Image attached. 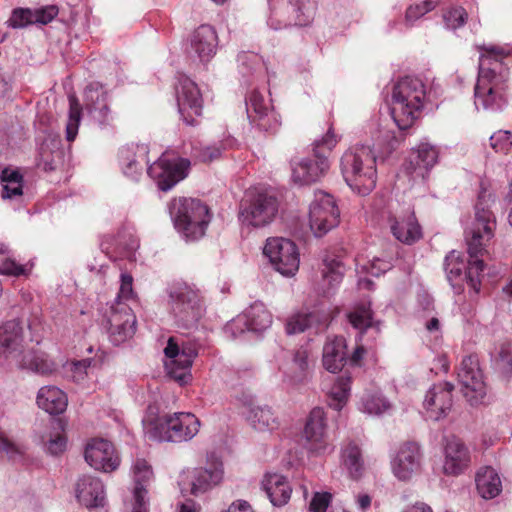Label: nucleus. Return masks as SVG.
I'll list each match as a JSON object with an SVG mask.
<instances>
[{
	"mask_svg": "<svg viewBox=\"0 0 512 512\" xmlns=\"http://www.w3.org/2000/svg\"><path fill=\"white\" fill-rule=\"evenodd\" d=\"M401 139L390 130H380L373 148L356 145L346 150L340 158V171L346 184L359 195L369 194L376 186V152L390 154Z\"/></svg>",
	"mask_w": 512,
	"mask_h": 512,
	"instance_id": "1",
	"label": "nucleus"
},
{
	"mask_svg": "<svg viewBox=\"0 0 512 512\" xmlns=\"http://www.w3.org/2000/svg\"><path fill=\"white\" fill-rule=\"evenodd\" d=\"M480 51L478 77L474 87L476 109L501 110L507 103L509 68L508 53L494 45L478 46Z\"/></svg>",
	"mask_w": 512,
	"mask_h": 512,
	"instance_id": "2",
	"label": "nucleus"
},
{
	"mask_svg": "<svg viewBox=\"0 0 512 512\" xmlns=\"http://www.w3.org/2000/svg\"><path fill=\"white\" fill-rule=\"evenodd\" d=\"M427 100L424 82L417 77L406 76L393 86L390 113L400 130L410 128L419 118Z\"/></svg>",
	"mask_w": 512,
	"mask_h": 512,
	"instance_id": "3",
	"label": "nucleus"
},
{
	"mask_svg": "<svg viewBox=\"0 0 512 512\" xmlns=\"http://www.w3.org/2000/svg\"><path fill=\"white\" fill-rule=\"evenodd\" d=\"M199 428L200 421L194 414L176 412L145 424V434L158 442L182 443L193 439Z\"/></svg>",
	"mask_w": 512,
	"mask_h": 512,
	"instance_id": "4",
	"label": "nucleus"
},
{
	"mask_svg": "<svg viewBox=\"0 0 512 512\" xmlns=\"http://www.w3.org/2000/svg\"><path fill=\"white\" fill-rule=\"evenodd\" d=\"M338 138L330 128L321 139L313 143V158L304 157L291 161V178L299 185L319 180L329 169L327 154L337 145Z\"/></svg>",
	"mask_w": 512,
	"mask_h": 512,
	"instance_id": "5",
	"label": "nucleus"
},
{
	"mask_svg": "<svg viewBox=\"0 0 512 512\" xmlns=\"http://www.w3.org/2000/svg\"><path fill=\"white\" fill-rule=\"evenodd\" d=\"M175 228L188 241L198 240L204 236L210 221L208 208L198 199H174L169 206Z\"/></svg>",
	"mask_w": 512,
	"mask_h": 512,
	"instance_id": "6",
	"label": "nucleus"
},
{
	"mask_svg": "<svg viewBox=\"0 0 512 512\" xmlns=\"http://www.w3.org/2000/svg\"><path fill=\"white\" fill-rule=\"evenodd\" d=\"M491 202V193L486 190L479 193L474 219L465 231L468 253L471 257L482 255L485 246L494 237L497 222L490 208Z\"/></svg>",
	"mask_w": 512,
	"mask_h": 512,
	"instance_id": "7",
	"label": "nucleus"
},
{
	"mask_svg": "<svg viewBox=\"0 0 512 512\" xmlns=\"http://www.w3.org/2000/svg\"><path fill=\"white\" fill-rule=\"evenodd\" d=\"M277 211L278 203L275 197L249 191L241 202L238 219L242 226L261 228L273 221Z\"/></svg>",
	"mask_w": 512,
	"mask_h": 512,
	"instance_id": "8",
	"label": "nucleus"
},
{
	"mask_svg": "<svg viewBox=\"0 0 512 512\" xmlns=\"http://www.w3.org/2000/svg\"><path fill=\"white\" fill-rule=\"evenodd\" d=\"M169 296L177 325L186 329L196 326L205 312L199 293L187 285H181L171 288Z\"/></svg>",
	"mask_w": 512,
	"mask_h": 512,
	"instance_id": "9",
	"label": "nucleus"
},
{
	"mask_svg": "<svg viewBox=\"0 0 512 512\" xmlns=\"http://www.w3.org/2000/svg\"><path fill=\"white\" fill-rule=\"evenodd\" d=\"M447 279L454 289L460 291L462 283L468 285L477 293L480 289V274L484 270V262L478 256L471 257L468 264L460 252L452 250L444 260Z\"/></svg>",
	"mask_w": 512,
	"mask_h": 512,
	"instance_id": "10",
	"label": "nucleus"
},
{
	"mask_svg": "<svg viewBox=\"0 0 512 512\" xmlns=\"http://www.w3.org/2000/svg\"><path fill=\"white\" fill-rule=\"evenodd\" d=\"M340 211L332 195L316 191L309 207V225L316 237H322L337 227Z\"/></svg>",
	"mask_w": 512,
	"mask_h": 512,
	"instance_id": "11",
	"label": "nucleus"
},
{
	"mask_svg": "<svg viewBox=\"0 0 512 512\" xmlns=\"http://www.w3.org/2000/svg\"><path fill=\"white\" fill-rule=\"evenodd\" d=\"M263 253L269 258L275 270L283 276H294L299 269V252L295 243L289 239L282 237L267 239Z\"/></svg>",
	"mask_w": 512,
	"mask_h": 512,
	"instance_id": "12",
	"label": "nucleus"
},
{
	"mask_svg": "<svg viewBox=\"0 0 512 512\" xmlns=\"http://www.w3.org/2000/svg\"><path fill=\"white\" fill-rule=\"evenodd\" d=\"M84 110L100 128L111 126L115 114L111 109V95L100 83H90L84 90Z\"/></svg>",
	"mask_w": 512,
	"mask_h": 512,
	"instance_id": "13",
	"label": "nucleus"
},
{
	"mask_svg": "<svg viewBox=\"0 0 512 512\" xmlns=\"http://www.w3.org/2000/svg\"><path fill=\"white\" fill-rule=\"evenodd\" d=\"M189 167L188 159L170 158L168 154H163L147 167V174L157 181L158 187L162 191H168L187 176Z\"/></svg>",
	"mask_w": 512,
	"mask_h": 512,
	"instance_id": "14",
	"label": "nucleus"
},
{
	"mask_svg": "<svg viewBox=\"0 0 512 512\" xmlns=\"http://www.w3.org/2000/svg\"><path fill=\"white\" fill-rule=\"evenodd\" d=\"M168 361L165 368L168 375L180 384H186L191 379V366L197 356V350L193 345H182L173 337H170L164 349Z\"/></svg>",
	"mask_w": 512,
	"mask_h": 512,
	"instance_id": "15",
	"label": "nucleus"
},
{
	"mask_svg": "<svg viewBox=\"0 0 512 512\" xmlns=\"http://www.w3.org/2000/svg\"><path fill=\"white\" fill-rule=\"evenodd\" d=\"M272 324V314L262 302H254L243 313L232 319L225 326V332L233 338L245 331L261 333Z\"/></svg>",
	"mask_w": 512,
	"mask_h": 512,
	"instance_id": "16",
	"label": "nucleus"
},
{
	"mask_svg": "<svg viewBox=\"0 0 512 512\" xmlns=\"http://www.w3.org/2000/svg\"><path fill=\"white\" fill-rule=\"evenodd\" d=\"M457 375L464 397L471 405L479 404L486 394V388L477 356H465L460 363Z\"/></svg>",
	"mask_w": 512,
	"mask_h": 512,
	"instance_id": "17",
	"label": "nucleus"
},
{
	"mask_svg": "<svg viewBox=\"0 0 512 512\" xmlns=\"http://www.w3.org/2000/svg\"><path fill=\"white\" fill-rule=\"evenodd\" d=\"M223 477V463L215 453H211L207 456L206 465L191 471L185 479H181L180 485L185 484L187 480L190 493L199 495L220 484Z\"/></svg>",
	"mask_w": 512,
	"mask_h": 512,
	"instance_id": "18",
	"label": "nucleus"
},
{
	"mask_svg": "<svg viewBox=\"0 0 512 512\" xmlns=\"http://www.w3.org/2000/svg\"><path fill=\"white\" fill-rule=\"evenodd\" d=\"M302 441L310 453L320 455L328 450L326 416L322 408L315 407L310 411L302 431Z\"/></svg>",
	"mask_w": 512,
	"mask_h": 512,
	"instance_id": "19",
	"label": "nucleus"
},
{
	"mask_svg": "<svg viewBox=\"0 0 512 512\" xmlns=\"http://www.w3.org/2000/svg\"><path fill=\"white\" fill-rule=\"evenodd\" d=\"M246 112L250 123L263 131H275L280 126V118L271 102L257 90L246 98Z\"/></svg>",
	"mask_w": 512,
	"mask_h": 512,
	"instance_id": "20",
	"label": "nucleus"
},
{
	"mask_svg": "<svg viewBox=\"0 0 512 512\" xmlns=\"http://www.w3.org/2000/svg\"><path fill=\"white\" fill-rule=\"evenodd\" d=\"M178 111L189 125L195 124V117L202 114V96L195 82L181 76L176 86Z\"/></svg>",
	"mask_w": 512,
	"mask_h": 512,
	"instance_id": "21",
	"label": "nucleus"
},
{
	"mask_svg": "<svg viewBox=\"0 0 512 512\" xmlns=\"http://www.w3.org/2000/svg\"><path fill=\"white\" fill-rule=\"evenodd\" d=\"M107 322L109 339L114 345L125 342L135 333L136 316L127 304L118 303V306H112Z\"/></svg>",
	"mask_w": 512,
	"mask_h": 512,
	"instance_id": "22",
	"label": "nucleus"
},
{
	"mask_svg": "<svg viewBox=\"0 0 512 512\" xmlns=\"http://www.w3.org/2000/svg\"><path fill=\"white\" fill-rule=\"evenodd\" d=\"M420 446L415 442H405L399 446L391 459L394 476L401 480H409L421 467Z\"/></svg>",
	"mask_w": 512,
	"mask_h": 512,
	"instance_id": "23",
	"label": "nucleus"
},
{
	"mask_svg": "<svg viewBox=\"0 0 512 512\" xmlns=\"http://www.w3.org/2000/svg\"><path fill=\"white\" fill-rule=\"evenodd\" d=\"M453 389L452 383L440 382L427 391L423 405L429 419L438 421L448 415L453 405Z\"/></svg>",
	"mask_w": 512,
	"mask_h": 512,
	"instance_id": "24",
	"label": "nucleus"
},
{
	"mask_svg": "<svg viewBox=\"0 0 512 512\" xmlns=\"http://www.w3.org/2000/svg\"><path fill=\"white\" fill-rule=\"evenodd\" d=\"M84 457L92 468L105 473L116 470L120 464L113 445L104 439L91 440L85 448Z\"/></svg>",
	"mask_w": 512,
	"mask_h": 512,
	"instance_id": "25",
	"label": "nucleus"
},
{
	"mask_svg": "<svg viewBox=\"0 0 512 512\" xmlns=\"http://www.w3.org/2000/svg\"><path fill=\"white\" fill-rule=\"evenodd\" d=\"M134 489L132 492L131 512H148L149 500L147 485L153 479L151 466L144 459H137L131 468Z\"/></svg>",
	"mask_w": 512,
	"mask_h": 512,
	"instance_id": "26",
	"label": "nucleus"
},
{
	"mask_svg": "<svg viewBox=\"0 0 512 512\" xmlns=\"http://www.w3.org/2000/svg\"><path fill=\"white\" fill-rule=\"evenodd\" d=\"M389 221L392 234L402 243L411 245L422 237V230L413 210L397 213Z\"/></svg>",
	"mask_w": 512,
	"mask_h": 512,
	"instance_id": "27",
	"label": "nucleus"
},
{
	"mask_svg": "<svg viewBox=\"0 0 512 512\" xmlns=\"http://www.w3.org/2000/svg\"><path fill=\"white\" fill-rule=\"evenodd\" d=\"M147 156L148 147L143 144L122 148L119 157L124 175L133 181H138L144 166L149 162Z\"/></svg>",
	"mask_w": 512,
	"mask_h": 512,
	"instance_id": "28",
	"label": "nucleus"
},
{
	"mask_svg": "<svg viewBox=\"0 0 512 512\" xmlns=\"http://www.w3.org/2000/svg\"><path fill=\"white\" fill-rule=\"evenodd\" d=\"M76 497L87 508L103 506L105 489L102 481L91 475H83L76 484Z\"/></svg>",
	"mask_w": 512,
	"mask_h": 512,
	"instance_id": "29",
	"label": "nucleus"
},
{
	"mask_svg": "<svg viewBox=\"0 0 512 512\" xmlns=\"http://www.w3.org/2000/svg\"><path fill=\"white\" fill-rule=\"evenodd\" d=\"M24 343V327L19 319H12L0 326V354L8 357L18 352Z\"/></svg>",
	"mask_w": 512,
	"mask_h": 512,
	"instance_id": "30",
	"label": "nucleus"
},
{
	"mask_svg": "<svg viewBox=\"0 0 512 512\" xmlns=\"http://www.w3.org/2000/svg\"><path fill=\"white\" fill-rule=\"evenodd\" d=\"M218 38L210 25H201L191 37V49L201 61L210 60L216 53Z\"/></svg>",
	"mask_w": 512,
	"mask_h": 512,
	"instance_id": "31",
	"label": "nucleus"
},
{
	"mask_svg": "<svg viewBox=\"0 0 512 512\" xmlns=\"http://www.w3.org/2000/svg\"><path fill=\"white\" fill-rule=\"evenodd\" d=\"M468 462V450L464 444L455 437L448 439L445 446L444 473L458 475L467 467Z\"/></svg>",
	"mask_w": 512,
	"mask_h": 512,
	"instance_id": "32",
	"label": "nucleus"
},
{
	"mask_svg": "<svg viewBox=\"0 0 512 512\" xmlns=\"http://www.w3.org/2000/svg\"><path fill=\"white\" fill-rule=\"evenodd\" d=\"M16 365L21 370L44 376L51 375L56 370L55 362L45 352L34 349L19 354Z\"/></svg>",
	"mask_w": 512,
	"mask_h": 512,
	"instance_id": "33",
	"label": "nucleus"
},
{
	"mask_svg": "<svg viewBox=\"0 0 512 512\" xmlns=\"http://www.w3.org/2000/svg\"><path fill=\"white\" fill-rule=\"evenodd\" d=\"M262 488L274 506H284L288 503L292 487L286 477L277 473H267L262 480Z\"/></svg>",
	"mask_w": 512,
	"mask_h": 512,
	"instance_id": "34",
	"label": "nucleus"
},
{
	"mask_svg": "<svg viewBox=\"0 0 512 512\" xmlns=\"http://www.w3.org/2000/svg\"><path fill=\"white\" fill-rule=\"evenodd\" d=\"M347 344L343 337H334L329 339L323 347L322 362L324 368L337 373L342 370L347 361Z\"/></svg>",
	"mask_w": 512,
	"mask_h": 512,
	"instance_id": "35",
	"label": "nucleus"
},
{
	"mask_svg": "<svg viewBox=\"0 0 512 512\" xmlns=\"http://www.w3.org/2000/svg\"><path fill=\"white\" fill-rule=\"evenodd\" d=\"M40 409L51 415L63 413L68 404L66 394L56 386H44L39 389L36 398Z\"/></svg>",
	"mask_w": 512,
	"mask_h": 512,
	"instance_id": "36",
	"label": "nucleus"
},
{
	"mask_svg": "<svg viewBox=\"0 0 512 512\" xmlns=\"http://www.w3.org/2000/svg\"><path fill=\"white\" fill-rule=\"evenodd\" d=\"M349 323L359 331L362 338L364 334L369 333L372 339L380 333V324L373 322L372 312L369 305H358L348 314Z\"/></svg>",
	"mask_w": 512,
	"mask_h": 512,
	"instance_id": "37",
	"label": "nucleus"
},
{
	"mask_svg": "<svg viewBox=\"0 0 512 512\" xmlns=\"http://www.w3.org/2000/svg\"><path fill=\"white\" fill-rule=\"evenodd\" d=\"M310 374L309 353L306 349H298L288 367L284 370V376L292 384L302 383Z\"/></svg>",
	"mask_w": 512,
	"mask_h": 512,
	"instance_id": "38",
	"label": "nucleus"
},
{
	"mask_svg": "<svg viewBox=\"0 0 512 512\" xmlns=\"http://www.w3.org/2000/svg\"><path fill=\"white\" fill-rule=\"evenodd\" d=\"M476 488L484 499H493L502 491L498 473L491 467L481 468L476 475Z\"/></svg>",
	"mask_w": 512,
	"mask_h": 512,
	"instance_id": "39",
	"label": "nucleus"
},
{
	"mask_svg": "<svg viewBox=\"0 0 512 512\" xmlns=\"http://www.w3.org/2000/svg\"><path fill=\"white\" fill-rule=\"evenodd\" d=\"M329 321V314L324 313L321 316L317 311L310 313H299L292 316L286 324L287 334H296L305 331L313 325L327 326Z\"/></svg>",
	"mask_w": 512,
	"mask_h": 512,
	"instance_id": "40",
	"label": "nucleus"
},
{
	"mask_svg": "<svg viewBox=\"0 0 512 512\" xmlns=\"http://www.w3.org/2000/svg\"><path fill=\"white\" fill-rule=\"evenodd\" d=\"M247 420L253 429L266 432L277 428L278 422L270 407L252 406L247 414Z\"/></svg>",
	"mask_w": 512,
	"mask_h": 512,
	"instance_id": "41",
	"label": "nucleus"
},
{
	"mask_svg": "<svg viewBox=\"0 0 512 512\" xmlns=\"http://www.w3.org/2000/svg\"><path fill=\"white\" fill-rule=\"evenodd\" d=\"M342 463L352 478L357 479L362 475L364 470V462L362 459L361 450L356 444L349 443L343 449Z\"/></svg>",
	"mask_w": 512,
	"mask_h": 512,
	"instance_id": "42",
	"label": "nucleus"
},
{
	"mask_svg": "<svg viewBox=\"0 0 512 512\" xmlns=\"http://www.w3.org/2000/svg\"><path fill=\"white\" fill-rule=\"evenodd\" d=\"M0 179L3 185L2 198L12 199L23 194V177L19 171L6 168Z\"/></svg>",
	"mask_w": 512,
	"mask_h": 512,
	"instance_id": "43",
	"label": "nucleus"
},
{
	"mask_svg": "<svg viewBox=\"0 0 512 512\" xmlns=\"http://www.w3.org/2000/svg\"><path fill=\"white\" fill-rule=\"evenodd\" d=\"M225 149L222 142L214 144L197 142L192 145L191 156L195 161L207 164L220 159Z\"/></svg>",
	"mask_w": 512,
	"mask_h": 512,
	"instance_id": "44",
	"label": "nucleus"
},
{
	"mask_svg": "<svg viewBox=\"0 0 512 512\" xmlns=\"http://www.w3.org/2000/svg\"><path fill=\"white\" fill-rule=\"evenodd\" d=\"M416 157L414 162L418 175L424 176V172L431 169L438 161V149L429 143H420L415 151Z\"/></svg>",
	"mask_w": 512,
	"mask_h": 512,
	"instance_id": "45",
	"label": "nucleus"
},
{
	"mask_svg": "<svg viewBox=\"0 0 512 512\" xmlns=\"http://www.w3.org/2000/svg\"><path fill=\"white\" fill-rule=\"evenodd\" d=\"M82 107L76 96H69V114L66 124V139L73 141L78 133V128L81 120Z\"/></svg>",
	"mask_w": 512,
	"mask_h": 512,
	"instance_id": "46",
	"label": "nucleus"
},
{
	"mask_svg": "<svg viewBox=\"0 0 512 512\" xmlns=\"http://www.w3.org/2000/svg\"><path fill=\"white\" fill-rule=\"evenodd\" d=\"M322 275L329 289H333L341 282L343 277V266L341 262L335 258H325L323 260Z\"/></svg>",
	"mask_w": 512,
	"mask_h": 512,
	"instance_id": "47",
	"label": "nucleus"
},
{
	"mask_svg": "<svg viewBox=\"0 0 512 512\" xmlns=\"http://www.w3.org/2000/svg\"><path fill=\"white\" fill-rule=\"evenodd\" d=\"M351 388V378L349 376L339 377L330 390V395L335 401L331 404L334 409L340 410L348 399Z\"/></svg>",
	"mask_w": 512,
	"mask_h": 512,
	"instance_id": "48",
	"label": "nucleus"
},
{
	"mask_svg": "<svg viewBox=\"0 0 512 512\" xmlns=\"http://www.w3.org/2000/svg\"><path fill=\"white\" fill-rule=\"evenodd\" d=\"M390 407V402L380 393H368L362 398L363 411L368 414L380 415Z\"/></svg>",
	"mask_w": 512,
	"mask_h": 512,
	"instance_id": "49",
	"label": "nucleus"
},
{
	"mask_svg": "<svg viewBox=\"0 0 512 512\" xmlns=\"http://www.w3.org/2000/svg\"><path fill=\"white\" fill-rule=\"evenodd\" d=\"M32 270V265L20 264L8 254L0 261V275L10 277L27 276Z\"/></svg>",
	"mask_w": 512,
	"mask_h": 512,
	"instance_id": "50",
	"label": "nucleus"
},
{
	"mask_svg": "<svg viewBox=\"0 0 512 512\" xmlns=\"http://www.w3.org/2000/svg\"><path fill=\"white\" fill-rule=\"evenodd\" d=\"M437 5V0H425L420 4L410 5L405 13V24L407 26H413L418 19L434 10Z\"/></svg>",
	"mask_w": 512,
	"mask_h": 512,
	"instance_id": "51",
	"label": "nucleus"
},
{
	"mask_svg": "<svg viewBox=\"0 0 512 512\" xmlns=\"http://www.w3.org/2000/svg\"><path fill=\"white\" fill-rule=\"evenodd\" d=\"M468 18V14L463 7H453L443 13L445 27L450 30H456L462 27Z\"/></svg>",
	"mask_w": 512,
	"mask_h": 512,
	"instance_id": "52",
	"label": "nucleus"
},
{
	"mask_svg": "<svg viewBox=\"0 0 512 512\" xmlns=\"http://www.w3.org/2000/svg\"><path fill=\"white\" fill-rule=\"evenodd\" d=\"M490 146L497 153L507 154L512 148V134L508 130H498L490 136Z\"/></svg>",
	"mask_w": 512,
	"mask_h": 512,
	"instance_id": "53",
	"label": "nucleus"
},
{
	"mask_svg": "<svg viewBox=\"0 0 512 512\" xmlns=\"http://www.w3.org/2000/svg\"><path fill=\"white\" fill-rule=\"evenodd\" d=\"M120 281V288L115 299L114 306H118V303L126 304V301L132 300L135 297L132 276L128 273H122L120 276Z\"/></svg>",
	"mask_w": 512,
	"mask_h": 512,
	"instance_id": "54",
	"label": "nucleus"
},
{
	"mask_svg": "<svg viewBox=\"0 0 512 512\" xmlns=\"http://www.w3.org/2000/svg\"><path fill=\"white\" fill-rule=\"evenodd\" d=\"M332 500V494L329 492H315L310 503V512H326Z\"/></svg>",
	"mask_w": 512,
	"mask_h": 512,
	"instance_id": "55",
	"label": "nucleus"
},
{
	"mask_svg": "<svg viewBox=\"0 0 512 512\" xmlns=\"http://www.w3.org/2000/svg\"><path fill=\"white\" fill-rule=\"evenodd\" d=\"M33 18L32 9H16L9 19V23L14 28H22L34 24Z\"/></svg>",
	"mask_w": 512,
	"mask_h": 512,
	"instance_id": "56",
	"label": "nucleus"
},
{
	"mask_svg": "<svg viewBox=\"0 0 512 512\" xmlns=\"http://www.w3.org/2000/svg\"><path fill=\"white\" fill-rule=\"evenodd\" d=\"M92 359H82L69 364L71 377L75 382L83 381L87 376V369L91 366Z\"/></svg>",
	"mask_w": 512,
	"mask_h": 512,
	"instance_id": "57",
	"label": "nucleus"
},
{
	"mask_svg": "<svg viewBox=\"0 0 512 512\" xmlns=\"http://www.w3.org/2000/svg\"><path fill=\"white\" fill-rule=\"evenodd\" d=\"M58 14V8L54 5L37 8L32 10L34 23L47 24L51 22Z\"/></svg>",
	"mask_w": 512,
	"mask_h": 512,
	"instance_id": "58",
	"label": "nucleus"
},
{
	"mask_svg": "<svg viewBox=\"0 0 512 512\" xmlns=\"http://www.w3.org/2000/svg\"><path fill=\"white\" fill-rule=\"evenodd\" d=\"M498 363L506 372L512 371V343H502L498 352Z\"/></svg>",
	"mask_w": 512,
	"mask_h": 512,
	"instance_id": "59",
	"label": "nucleus"
},
{
	"mask_svg": "<svg viewBox=\"0 0 512 512\" xmlns=\"http://www.w3.org/2000/svg\"><path fill=\"white\" fill-rule=\"evenodd\" d=\"M0 452H5L10 459L14 460L22 454V448L6 437L0 436Z\"/></svg>",
	"mask_w": 512,
	"mask_h": 512,
	"instance_id": "60",
	"label": "nucleus"
},
{
	"mask_svg": "<svg viewBox=\"0 0 512 512\" xmlns=\"http://www.w3.org/2000/svg\"><path fill=\"white\" fill-rule=\"evenodd\" d=\"M66 448V438L60 434L51 438L47 443V451L52 455L62 453Z\"/></svg>",
	"mask_w": 512,
	"mask_h": 512,
	"instance_id": "61",
	"label": "nucleus"
},
{
	"mask_svg": "<svg viewBox=\"0 0 512 512\" xmlns=\"http://www.w3.org/2000/svg\"><path fill=\"white\" fill-rule=\"evenodd\" d=\"M391 263L382 259H374L371 263L370 273L374 276H379L381 273L388 271L391 268Z\"/></svg>",
	"mask_w": 512,
	"mask_h": 512,
	"instance_id": "62",
	"label": "nucleus"
},
{
	"mask_svg": "<svg viewBox=\"0 0 512 512\" xmlns=\"http://www.w3.org/2000/svg\"><path fill=\"white\" fill-rule=\"evenodd\" d=\"M223 512H254L252 506L245 500L238 499L231 503Z\"/></svg>",
	"mask_w": 512,
	"mask_h": 512,
	"instance_id": "63",
	"label": "nucleus"
},
{
	"mask_svg": "<svg viewBox=\"0 0 512 512\" xmlns=\"http://www.w3.org/2000/svg\"><path fill=\"white\" fill-rule=\"evenodd\" d=\"M178 512H199L200 507L191 499H186L177 504Z\"/></svg>",
	"mask_w": 512,
	"mask_h": 512,
	"instance_id": "64",
	"label": "nucleus"
}]
</instances>
